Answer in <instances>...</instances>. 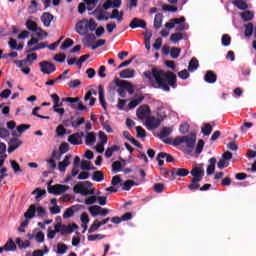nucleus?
<instances>
[{"instance_id": "nucleus-1", "label": "nucleus", "mask_w": 256, "mask_h": 256, "mask_svg": "<svg viewBox=\"0 0 256 256\" xmlns=\"http://www.w3.org/2000/svg\"><path fill=\"white\" fill-rule=\"evenodd\" d=\"M144 77L148 79L149 83H153V79H155L159 89H163L166 93L171 91L170 87L177 89V75L171 71L152 68L144 72Z\"/></svg>"}, {"instance_id": "nucleus-2", "label": "nucleus", "mask_w": 256, "mask_h": 256, "mask_svg": "<svg viewBox=\"0 0 256 256\" xmlns=\"http://www.w3.org/2000/svg\"><path fill=\"white\" fill-rule=\"evenodd\" d=\"M197 141V134H195V132H191L190 134L186 135V136H179L176 137L173 142L172 145L174 147H179V145H181L182 143H185L186 145V153L187 155H191V153H193V149H195V143Z\"/></svg>"}, {"instance_id": "nucleus-3", "label": "nucleus", "mask_w": 256, "mask_h": 256, "mask_svg": "<svg viewBox=\"0 0 256 256\" xmlns=\"http://www.w3.org/2000/svg\"><path fill=\"white\" fill-rule=\"evenodd\" d=\"M190 175H192V180L188 185L189 191H197V189L201 188V181H203V177H205V170L203 167L195 166L191 171Z\"/></svg>"}, {"instance_id": "nucleus-4", "label": "nucleus", "mask_w": 256, "mask_h": 256, "mask_svg": "<svg viewBox=\"0 0 256 256\" xmlns=\"http://www.w3.org/2000/svg\"><path fill=\"white\" fill-rule=\"evenodd\" d=\"M93 183L91 181L78 182L73 187V192L79 195L87 197V195H95V189L92 188Z\"/></svg>"}, {"instance_id": "nucleus-5", "label": "nucleus", "mask_w": 256, "mask_h": 256, "mask_svg": "<svg viewBox=\"0 0 256 256\" xmlns=\"http://www.w3.org/2000/svg\"><path fill=\"white\" fill-rule=\"evenodd\" d=\"M51 183H53V181L48 182V193H51L52 195H61L62 193L69 191V186L63 184H55L52 186Z\"/></svg>"}, {"instance_id": "nucleus-6", "label": "nucleus", "mask_w": 256, "mask_h": 256, "mask_svg": "<svg viewBox=\"0 0 256 256\" xmlns=\"http://www.w3.org/2000/svg\"><path fill=\"white\" fill-rule=\"evenodd\" d=\"M39 66L40 71L44 75H51V73H55V71H57V67L55 66V64L49 61H42L39 63Z\"/></svg>"}, {"instance_id": "nucleus-7", "label": "nucleus", "mask_w": 256, "mask_h": 256, "mask_svg": "<svg viewBox=\"0 0 256 256\" xmlns=\"http://www.w3.org/2000/svg\"><path fill=\"white\" fill-rule=\"evenodd\" d=\"M12 139L8 143V153H13L15 149H19L21 145H23V142L17 138V132L12 133Z\"/></svg>"}, {"instance_id": "nucleus-8", "label": "nucleus", "mask_w": 256, "mask_h": 256, "mask_svg": "<svg viewBox=\"0 0 256 256\" xmlns=\"http://www.w3.org/2000/svg\"><path fill=\"white\" fill-rule=\"evenodd\" d=\"M83 137H85V134L83 132L74 133L68 137V143H71V145H83Z\"/></svg>"}, {"instance_id": "nucleus-9", "label": "nucleus", "mask_w": 256, "mask_h": 256, "mask_svg": "<svg viewBox=\"0 0 256 256\" xmlns=\"http://www.w3.org/2000/svg\"><path fill=\"white\" fill-rule=\"evenodd\" d=\"M76 33H78L82 37H85V35L89 33V29L87 26V19L81 20L76 24Z\"/></svg>"}, {"instance_id": "nucleus-10", "label": "nucleus", "mask_w": 256, "mask_h": 256, "mask_svg": "<svg viewBox=\"0 0 256 256\" xmlns=\"http://www.w3.org/2000/svg\"><path fill=\"white\" fill-rule=\"evenodd\" d=\"M114 85H124V89L125 91H128L129 95H133V93H135V88H133V84H131L129 81L116 78L114 79Z\"/></svg>"}, {"instance_id": "nucleus-11", "label": "nucleus", "mask_w": 256, "mask_h": 256, "mask_svg": "<svg viewBox=\"0 0 256 256\" xmlns=\"http://www.w3.org/2000/svg\"><path fill=\"white\" fill-rule=\"evenodd\" d=\"M150 113L151 108L149 107V105H142L136 111V115L138 119H140V121H143V119H145V117H147V115H149Z\"/></svg>"}, {"instance_id": "nucleus-12", "label": "nucleus", "mask_w": 256, "mask_h": 256, "mask_svg": "<svg viewBox=\"0 0 256 256\" xmlns=\"http://www.w3.org/2000/svg\"><path fill=\"white\" fill-rule=\"evenodd\" d=\"M189 175V170L185 168H173L171 171V181H175V176L176 177H187Z\"/></svg>"}, {"instance_id": "nucleus-13", "label": "nucleus", "mask_w": 256, "mask_h": 256, "mask_svg": "<svg viewBox=\"0 0 256 256\" xmlns=\"http://www.w3.org/2000/svg\"><path fill=\"white\" fill-rule=\"evenodd\" d=\"M129 27L131 29H147V22H145L143 19L133 18L129 24Z\"/></svg>"}, {"instance_id": "nucleus-14", "label": "nucleus", "mask_w": 256, "mask_h": 256, "mask_svg": "<svg viewBox=\"0 0 256 256\" xmlns=\"http://www.w3.org/2000/svg\"><path fill=\"white\" fill-rule=\"evenodd\" d=\"M83 123H85V118L78 117L77 121H75V116H71L70 121L65 123V125L66 127H73L74 129H77L80 125H83Z\"/></svg>"}, {"instance_id": "nucleus-15", "label": "nucleus", "mask_w": 256, "mask_h": 256, "mask_svg": "<svg viewBox=\"0 0 256 256\" xmlns=\"http://www.w3.org/2000/svg\"><path fill=\"white\" fill-rule=\"evenodd\" d=\"M161 125V120L159 118H156L155 116H151L146 119V126L149 129H157Z\"/></svg>"}, {"instance_id": "nucleus-16", "label": "nucleus", "mask_w": 256, "mask_h": 256, "mask_svg": "<svg viewBox=\"0 0 256 256\" xmlns=\"http://www.w3.org/2000/svg\"><path fill=\"white\" fill-rule=\"evenodd\" d=\"M3 251H17V244H15L12 238L8 239L3 247H0V253H3Z\"/></svg>"}, {"instance_id": "nucleus-17", "label": "nucleus", "mask_w": 256, "mask_h": 256, "mask_svg": "<svg viewBox=\"0 0 256 256\" xmlns=\"http://www.w3.org/2000/svg\"><path fill=\"white\" fill-rule=\"evenodd\" d=\"M111 7H114L115 9H119V7H121V0H107L103 4L104 11H108V9H111Z\"/></svg>"}, {"instance_id": "nucleus-18", "label": "nucleus", "mask_w": 256, "mask_h": 256, "mask_svg": "<svg viewBox=\"0 0 256 256\" xmlns=\"http://www.w3.org/2000/svg\"><path fill=\"white\" fill-rule=\"evenodd\" d=\"M56 229H58V231H59V233H61V235H67V233H69V234L73 233V228H71V224H69L67 226L65 224L57 223Z\"/></svg>"}, {"instance_id": "nucleus-19", "label": "nucleus", "mask_w": 256, "mask_h": 256, "mask_svg": "<svg viewBox=\"0 0 256 256\" xmlns=\"http://www.w3.org/2000/svg\"><path fill=\"white\" fill-rule=\"evenodd\" d=\"M71 154H68L65 156L64 160L58 163V169L59 171H61V173L65 172V170L67 169V167H69V165H71Z\"/></svg>"}, {"instance_id": "nucleus-20", "label": "nucleus", "mask_w": 256, "mask_h": 256, "mask_svg": "<svg viewBox=\"0 0 256 256\" xmlns=\"http://www.w3.org/2000/svg\"><path fill=\"white\" fill-rule=\"evenodd\" d=\"M213 125H215V122L203 124L201 133L204 135V137H209L211 133H213Z\"/></svg>"}, {"instance_id": "nucleus-21", "label": "nucleus", "mask_w": 256, "mask_h": 256, "mask_svg": "<svg viewBox=\"0 0 256 256\" xmlns=\"http://www.w3.org/2000/svg\"><path fill=\"white\" fill-rule=\"evenodd\" d=\"M54 16L49 12H44L41 16V21L44 27H51V21H53Z\"/></svg>"}, {"instance_id": "nucleus-22", "label": "nucleus", "mask_w": 256, "mask_h": 256, "mask_svg": "<svg viewBox=\"0 0 256 256\" xmlns=\"http://www.w3.org/2000/svg\"><path fill=\"white\" fill-rule=\"evenodd\" d=\"M98 95L100 105H102L103 109L107 110V101H105V89L103 88V85L98 86Z\"/></svg>"}, {"instance_id": "nucleus-23", "label": "nucleus", "mask_w": 256, "mask_h": 256, "mask_svg": "<svg viewBox=\"0 0 256 256\" xmlns=\"http://www.w3.org/2000/svg\"><path fill=\"white\" fill-rule=\"evenodd\" d=\"M204 81H206V83H216L217 82V74H215L213 71L208 70L204 76Z\"/></svg>"}, {"instance_id": "nucleus-24", "label": "nucleus", "mask_w": 256, "mask_h": 256, "mask_svg": "<svg viewBox=\"0 0 256 256\" xmlns=\"http://www.w3.org/2000/svg\"><path fill=\"white\" fill-rule=\"evenodd\" d=\"M26 27L28 31H32L33 33H36V31H43L41 27L37 26V22L33 20H27Z\"/></svg>"}, {"instance_id": "nucleus-25", "label": "nucleus", "mask_w": 256, "mask_h": 256, "mask_svg": "<svg viewBox=\"0 0 256 256\" xmlns=\"http://www.w3.org/2000/svg\"><path fill=\"white\" fill-rule=\"evenodd\" d=\"M232 5H234V7H237V9H239L240 11H247V9H249V4H247V2L243 0H234L232 2Z\"/></svg>"}, {"instance_id": "nucleus-26", "label": "nucleus", "mask_w": 256, "mask_h": 256, "mask_svg": "<svg viewBox=\"0 0 256 256\" xmlns=\"http://www.w3.org/2000/svg\"><path fill=\"white\" fill-rule=\"evenodd\" d=\"M121 79H132V77H135V70L128 68L124 69L120 72Z\"/></svg>"}, {"instance_id": "nucleus-27", "label": "nucleus", "mask_w": 256, "mask_h": 256, "mask_svg": "<svg viewBox=\"0 0 256 256\" xmlns=\"http://www.w3.org/2000/svg\"><path fill=\"white\" fill-rule=\"evenodd\" d=\"M209 165L206 169V173L207 175H213V173H215V165H217V158L212 157L209 159Z\"/></svg>"}, {"instance_id": "nucleus-28", "label": "nucleus", "mask_w": 256, "mask_h": 256, "mask_svg": "<svg viewBox=\"0 0 256 256\" xmlns=\"http://www.w3.org/2000/svg\"><path fill=\"white\" fill-rule=\"evenodd\" d=\"M35 213H37V207L32 204L29 206L28 210L24 213L25 219H33L35 217Z\"/></svg>"}, {"instance_id": "nucleus-29", "label": "nucleus", "mask_w": 256, "mask_h": 256, "mask_svg": "<svg viewBox=\"0 0 256 256\" xmlns=\"http://www.w3.org/2000/svg\"><path fill=\"white\" fill-rule=\"evenodd\" d=\"M92 180L96 181V183H101L102 181H105V174L103 171H94L92 174Z\"/></svg>"}, {"instance_id": "nucleus-30", "label": "nucleus", "mask_w": 256, "mask_h": 256, "mask_svg": "<svg viewBox=\"0 0 256 256\" xmlns=\"http://www.w3.org/2000/svg\"><path fill=\"white\" fill-rule=\"evenodd\" d=\"M197 69H199V60L193 57L188 64V71H190V73H193L197 71Z\"/></svg>"}, {"instance_id": "nucleus-31", "label": "nucleus", "mask_w": 256, "mask_h": 256, "mask_svg": "<svg viewBox=\"0 0 256 256\" xmlns=\"http://www.w3.org/2000/svg\"><path fill=\"white\" fill-rule=\"evenodd\" d=\"M240 17L244 22H247V21H252L255 15L251 12V10H245L240 14Z\"/></svg>"}, {"instance_id": "nucleus-32", "label": "nucleus", "mask_w": 256, "mask_h": 256, "mask_svg": "<svg viewBox=\"0 0 256 256\" xmlns=\"http://www.w3.org/2000/svg\"><path fill=\"white\" fill-rule=\"evenodd\" d=\"M163 25V14H156L154 17V29H161Z\"/></svg>"}, {"instance_id": "nucleus-33", "label": "nucleus", "mask_w": 256, "mask_h": 256, "mask_svg": "<svg viewBox=\"0 0 256 256\" xmlns=\"http://www.w3.org/2000/svg\"><path fill=\"white\" fill-rule=\"evenodd\" d=\"M51 99L54 103L53 109H57L59 107H63V102H61V98L57 94H51Z\"/></svg>"}, {"instance_id": "nucleus-34", "label": "nucleus", "mask_w": 256, "mask_h": 256, "mask_svg": "<svg viewBox=\"0 0 256 256\" xmlns=\"http://www.w3.org/2000/svg\"><path fill=\"white\" fill-rule=\"evenodd\" d=\"M90 165H91V161L83 160L81 162L82 171H95V169H97V167L95 166L90 167Z\"/></svg>"}, {"instance_id": "nucleus-35", "label": "nucleus", "mask_w": 256, "mask_h": 256, "mask_svg": "<svg viewBox=\"0 0 256 256\" xmlns=\"http://www.w3.org/2000/svg\"><path fill=\"white\" fill-rule=\"evenodd\" d=\"M91 15H95L98 21H109V17L105 16L103 12L98 11L97 9L91 13Z\"/></svg>"}, {"instance_id": "nucleus-36", "label": "nucleus", "mask_w": 256, "mask_h": 256, "mask_svg": "<svg viewBox=\"0 0 256 256\" xmlns=\"http://www.w3.org/2000/svg\"><path fill=\"white\" fill-rule=\"evenodd\" d=\"M144 99H145L144 96H139L137 99L130 101V103L128 104L129 109H135V107H137V105L143 102Z\"/></svg>"}, {"instance_id": "nucleus-37", "label": "nucleus", "mask_w": 256, "mask_h": 256, "mask_svg": "<svg viewBox=\"0 0 256 256\" xmlns=\"http://www.w3.org/2000/svg\"><path fill=\"white\" fill-rule=\"evenodd\" d=\"M245 27V31H244V35L245 37H247V39H249V37H251L253 35V23H248L244 25Z\"/></svg>"}, {"instance_id": "nucleus-38", "label": "nucleus", "mask_w": 256, "mask_h": 256, "mask_svg": "<svg viewBox=\"0 0 256 256\" xmlns=\"http://www.w3.org/2000/svg\"><path fill=\"white\" fill-rule=\"evenodd\" d=\"M95 141H97L95 132H88L86 134V145H91V143H95Z\"/></svg>"}, {"instance_id": "nucleus-39", "label": "nucleus", "mask_w": 256, "mask_h": 256, "mask_svg": "<svg viewBox=\"0 0 256 256\" xmlns=\"http://www.w3.org/2000/svg\"><path fill=\"white\" fill-rule=\"evenodd\" d=\"M173 133V129L170 127H164L160 131V139H165V137H169Z\"/></svg>"}, {"instance_id": "nucleus-40", "label": "nucleus", "mask_w": 256, "mask_h": 256, "mask_svg": "<svg viewBox=\"0 0 256 256\" xmlns=\"http://www.w3.org/2000/svg\"><path fill=\"white\" fill-rule=\"evenodd\" d=\"M136 137H138V139H143L144 137H147V132L145 131V129H143V127L141 126H136Z\"/></svg>"}, {"instance_id": "nucleus-41", "label": "nucleus", "mask_w": 256, "mask_h": 256, "mask_svg": "<svg viewBox=\"0 0 256 256\" xmlns=\"http://www.w3.org/2000/svg\"><path fill=\"white\" fill-rule=\"evenodd\" d=\"M16 243L20 249H27L31 245V242L29 240L23 241L21 238H16Z\"/></svg>"}, {"instance_id": "nucleus-42", "label": "nucleus", "mask_w": 256, "mask_h": 256, "mask_svg": "<svg viewBox=\"0 0 256 256\" xmlns=\"http://www.w3.org/2000/svg\"><path fill=\"white\" fill-rule=\"evenodd\" d=\"M183 39V33L181 32H176L174 34H171L170 36V41L172 43H178V41H181Z\"/></svg>"}, {"instance_id": "nucleus-43", "label": "nucleus", "mask_w": 256, "mask_h": 256, "mask_svg": "<svg viewBox=\"0 0 256 256\" xmlns=\"http://www.w3.org/2000/svg\"><path fill=\"white\" fill-rule=\"evenodd\" d=\"M67 249H69V247L66 244H63V243L57 244L58 255H65V253H67Z\"/></svg>"}, {"instance_id": "nucleus-44", "label": "nucleus", "mask_w": 256, "mask_h": 256, "mask_svg": "<svg viewBox=\"0 0 256 256\" xmlns=\"http://www.w3.org/2000/svg\"><path fill=\"white\" fill-rule=\"evenodd\" d=\"M179 55H181V48L172 47L170 49V56L172 59H179Z\"/></svg>"}, {"instance_id": "nucleus-45", "label": "nucleus", "mask_w": 256, "mask_h": 256, "mask_svg": "<svg viewBox=\"0 0 256 256\" xmlns=\"http://www.w3.org/2000/svg\"><path fill=\"white\" fill-rule=\"evenodd\" d=\"M7 145L0 142V159H7Z\"/></svg>"}, {"instance_id": "nucleus-46", "label": "nucleus", "mask_w": 256, "mask_h": 256, "mask_svg": "<svg viewBox=\"0 0 256 256\" xmlns=\"http://www.w3.org/2000/svg\"><path fill=\"white\" fill-rule=\"evenodd\" d=\"M159 157H162V159L166 158V163H174L175 162V158H173L171 156V154H169V153L160 152Z\"/></svg>"}, {"instance_id": "nucleus-47", "label": "nucleus", "mask_w": 256, "mask_h": 256, "mask_svg": "<svg viewBox=\"0 0 256 256\" xmlns=\"http://www.w3.org/2000/svg\"><path fill=\"white\" fill-rule=\"evenodd\" d=\"M45 47H49L47 42L38 43L36 47L30 48L27 53H32L33 51H39V49H45Z\"/></svg>"}, {"instance_id": "nucleus-48", "label": "nucleus", "mask_w": 256, "mask_h": 256, "mask_svg": "<svg viewBox=\"0 0 256 256\" xmlns=\"http://www.w3.org/2000/svg\"><path fill=\"white\" fill-rule=\"evenodd\" d=\"M73 40L71 38H67L62 44L60 49H62V51H65V49H69V47H73Z\"/></svg>"}, {"instance_id": "nucleus-49", "label": "nucleus", "mask_w": 256, "mask_h": 256, "mask_svg": "<svg viewBox=\"0 0 256 256\" xmlns=\"http://www.w3.org/2000/svg\"><path fill=\"white\" fill-rule=\"evenodd\" d=\"M107 237L105 234H92L88 236V241H101V239H105Z\"/></svg>"}, {"instance_id": "nucleus-50", "label": "nucleus", "mask_w": 256, "mask_h": 256, "mask_svg": "<svg viewBox=\"0 0 256 256\" xmlns=\"http://www.w3.org/2000/svg\"><path fill=\"white\" fill-rule=\"evenodd\" d=\"M99 209H101V206L95 205L89 207L88 211L92 217H97V215H99Z\"/></svg>"}, {"instance_id": "nucleus-51", "label": "nucleus", "mask_w": 256, "mask_h": 256, "mask_svg": "<svg viewBox=\"0 0 256 256\" xmlns=\"http://www.w3.org/2000/svg\"><path fill=\"white\" fill-rule=\"evenodd\" d=\"M86 25L90 31H95L97 29V22L93 18L86 20Z\"/></svg>"}, {"instance_id": "nucleus-52", "label": "nucleus", "mask_w": 256, "mask_h": 256, "mask_svg": "<svg viewBox=\"0 0 256 256\" xmlns=\"http://www.w3.org/2000/svg\"><path fill=\"white\" fill-rule=\"evenodd\" d=\"M99 227H101V224H99V220H95L88 229V233H95V231L99 230Z\"/></svg>"}, {"instance_id": "nucleus-53", "label": "nucleus", "mask_w": 256, "mask_h": 256, "mask_svg": "<svg viewBox=\"0 0 256 256\" xmlns=\"http://www.w3.org/2000/svg\"><path fill=\"white\" fill-rule=\"evenodd\" d=\"M222 45L224 47H229V45H231V36H229L228 34H224L222 36Z\"/></svg>"}, {"instance_id": "nucleus-54", "label": "nucleus", "mask_w": 256, "mask_h": 256, "mask_svg": "<svg viewBox=\"0 0 256 256\" xmlns=\"http://www.w3.org/2000/svg\"><path fill=\"white\" fill-rule=\"evenodd\" d=\"M135 185V182L133 180H127L123 183L122 190L123 191H129L131 187Z\"/></svg>"}, {"instance_id": "nucleus-55", "label": "nucleus", "mask_w": 256, "mask_h": 256, "mask_svg": "<svg viewBox=\"0 0 256 256\" xmlns=\"http://www.w3.org/2000/svg\"><path fill=\"white\" fill-rule=\"evenodd\" d=\"M203 147H205V141H203V139H200L196 145L197 155H200V153H203Z\"/></svg>"}, {"instance_id": "nucleus-56", "label": "nucleus", "mask_w": 256, "mask_h": 256, "mask_svg": "<svg viewBox=\"0 0 256 256\" xmlns=\"http://www.w3.org/2000/svg\"><path fill=\"white\" fill-rule=\"evenodd\" d=\"M122 164L119 161H115L112 163V171H114V173H119V171H122Z\"/></svg>"}, {"instance_id": "nucleus-57", "label": "nucleus", "mask_w": 256, "mask_h": 256, "mask_svg": "<svg viewBox=\"0 0 256 256\" xmlns=\"http://www.w3.org/2000/svg\"><path fill=\"white\" fill-rule=\"evenodd\" d=\"M69 151V144L67 142H62L59 147L60 155H63Z\"/></svg>"}, {"instance_id": "nucleus-58", "label": "nucleus", "mask_w": 256, "mask_h": 256, "mask_svg": "<svg viewBox=\"0 0 256 256\" xmlns=\"http://www.w3.org/2000/svg\"><path fill=\"white\" fill-rule=\"evenodd\" d=\"M57 233H59V229L57 228V226H54V230H51V228H49L47 234L48 239H55V235H57Z\"/></svg>"}, {"instance_id": "nucleus-59", "label": "nucleus", "mask_w": 256, "mask_h": 256, "mask_svg": "<svg viewBox=\"0 0 256 256\" xmlns=\"http://www.w3.org/2000/svg\"><path fill=\"white\" fill-rule=\"evenodd\" d=\"M153 189L155 193H163V191H165V185L162 183H155Z\"/></svg>"}, {"instance_id": "nucleus-60", "label": "nucleus", "mask_w": 256, "mask_h": 256, "mask_svg": "<svg viewBox=\"0 0 256 256\" xmlns=\"http://www.w3.org/2000/svg\"><path fill=\"white\" fill-rule=\"evenodd\" d=\"M27 129H31L30 124H21V125L17 126V131H18V133H20V135L22 133H25V131H27Z\"/></svg>"}, {"instance_id": "nucleus-61", "label": "nucleus", "mask_w": 256, "mask_h": 256, "mask_svg": "<svg viewBox=\"0 0 256 256\" xmlns=\"http://www.w3.org/2000/svg\"><path fill=\"white\" fill-rule=\"evenodd\" d=\"M98 137L101 140L102 145H107V142L109 141V139L107 138V134H105V132L100 131L98 133Z\"/></svg>"}, {"instance_id": "nucleus-62", "label": "nucleus", "mask_w": 256, "mask_h": 256, "mask_svg": "<svg viewBox=\"0 0 256 256\" xmlns=\"http://www.w3.org/2000/svg\"><path fill=\"white\" fill-rule=\"evenodd\" d=\"M65 59H67V56L63 53L54 56V61H57L58 63H65Z\"/></svg>"}, {"instance_id": "nucleus-63", "label": "nucleus", "mask_w": 256, "mask_h": 256, "mask_svg": "<svg viewBox=\"0 0 256 256\" xmlns=\"http://www.w3.org/2000/svg\"><path fill=\"white\" fill-rule=\"evenodd\" d=\"M107 43V41L105 39H100L98 41H96L95 45L91 46L92 51H95V49H98V47H103V45H105Z\"/></svg>"}, {"instance_id": "nucleus-64", "label": "nucleus", "mask_w": 256, "mask_h": 256, "mask_svg": "<svg viewBox=\"0 0 256 256\" xmlns=\"http://www.w3.org/2000/svg\"><path fill=\"white\" fill-rule=\"evenodd\" d=\"M80 85H81V80H79V79L71 80L68 83V86L70 87V89H75V88L79 87Z\"/></svg>"}]
</instances>
